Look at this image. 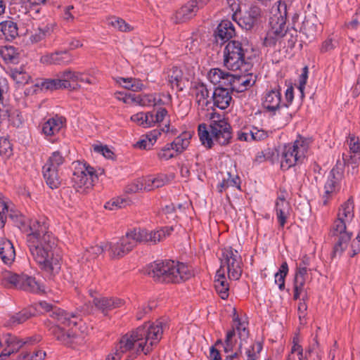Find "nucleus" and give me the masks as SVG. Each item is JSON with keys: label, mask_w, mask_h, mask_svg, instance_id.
Returning <instances> with one entry per match:
<instances>
[{"label": "nucleus", "mask_w": 360, "mask_h": 360, "mask_svg": "<svg viewBox=\"0 0 360 360\" xmlns=\"http://www.w3.org/2000/svg\"><path fill=\"white\" fill-rule=\"evenodd\" d=\"M11 76L17 83L20 84H27L31 78L29 74L18 69H15L12 72Z\"/></svg>", "instance_id": "13d9d810"}, {"label": "nucleus", "mask_w": 360, "mask_h": 360, "mask_svg": "<svg viewBox=\"0 0 360 360\" xmlns=\"http://www.w3.org/2000/svg\"><path fill=\"white\" fill-rule=\"evenodd\" d=\"M18 36V27L16 22L6 20L0 23V37L11 41Z\"/></svg>", "instance_id": "2f4dec72"}, {"label": "nucleus", "mask_w": 360, "mask_h": 360, "mask_svg": "<svg viewBox=\"0 0 360 360\" xmlns=\"http://www.w3.org/2000/svg\"><path fill=\"white\" fill-rule=\"evenodd\" d=\"M308 279L306 277H302L295 274L294 281V298L297 300L303 290L304 285Z\"/></svg>", "instance_id": "bf43d9fd"}, {"label": "nucleus", "mask_w": 360, "mask_h": 360, "mask_svg": "<svg viewBox=\"0 0 360 360\" xmlns=\"http://www.w3.org/2000/svg\"><path fill=\"white\" fill-rule=\"evenodd\" d=\"M40 86L41 89L51 91L60 89H68L71 86L70 82L64 79L63 73L61 74L60 79H46L41 82Z\"/></svg>", "instance_id": "e433bc0d"}, {"label": "nucleus", "mask_w": 360, "mask_h": 360, "mask_svg": "<svg viewBox=\"0 0 360 360\" xmlns=\"http://www.w3.org/2000/svg\"><path fill=\"white\" fill-rule=\"evenodd\" d=\"M302 356V352L301 347L299 345H294L291 348V352L287 360H301Z\"/></svg>", "instance_id": "0e129e2a"}, {"label": "nucleus", "mask_w": 360, "mask_h": 360, "mask_svg": "<svg viewBox=\"0 0 360 360\" xmlns=\"http://www.w3.org/2000/svg\"><path fill=\"white\" fill-rule=\"evenodd\" d=\"M330 233L331 236L335 238V242L332 252V256L333 257H340L344 253H347L349 257H354L356 255H353L354 248H352V244L356 238L350 243L352 233L349 231L335 233L330 231Z\"/></svg>", "instance_id": "4468645a"}, {"label": "nucleus", "mask_w": 360, "mask_h": 360, "mask_svg": "<svg viewBox=\"0 0 360 360\" xmlns=\"http://www.w3.org/2000/svg\"><path fill=\"white\" fill-rule=\"evenodd\" d=\"M117 82L122 84L124 88L133 91H139L142 90V89L143 88V84L142 83L141 80L136 78L120 77L117 80Z\"/></svg>", "instance_id": "37998d69"}, {"label": "nucleus", "mask_w": 360, "mask_h": 360, "mask_svg": "<svg viewBox=\"0 0 360 360\" xmlns=\"http://www.w3.org/2000/svg\"><path fill=\"white\" fill-rule=\"evenodd\" d=\"M94 150L96 153H101L105 158L108 159L112 158L113 153L106 146L94 145Z\"/></svg>", "instance_id": "69168bd1"}, {"label": "nucleus", "mask_w": 360, "mask_h": 360, "mask_svg": "<svg viewBox=\"0 0 360 360\" xmlns=\"http://www.w3.org/2000/svg\"><path fill=\"white\" fill-rule=\"evenodd\" d=\"M127 204V200L126 199L122 198H112L111 200L107 202L105 205V208L110 210H115L124 207Z\"/></svg>", "instance_id": "6e6d98bb"}, {"label": "nucleus", "mask_w": 360, "mask_h": 360, "mask_svg": "<svg viewBox=\"0 0 360 360\" xmlns=\"http://www.w3.org/2000/svg\"><path fill=\"white\" fill-rule=\"evenodd\" d=\"M0 257L7 265L11 264L15 257V251L13 243L8 239L0 238Z\"/></svg>", "instance_id": "c85d7f7f"}, {"label": "nucleus", "mask_w": 360, "mask_h": 360, "mask_svg": "<svg viewBox=\"0 0 360 360\" xmlns=\"http://www.w3.org/2000/svg\"><path fill=\"white\" fill-rule=\"evenodd\" d=\"M261 9L258 6H252L247 11L243 17L239 19L238 25L247 30H251L258 23L261 18Z\"/></svg>", "instance_id": "393cba45"}, {"label": "nucleus", "mask_w": 360, "mask_h": 360, "mask_svg": "<svg viewBox=\"0 0 360 360\" xmlns=\"http://www.w3.org/2000/svg\"><path fill=\"white\" fill-rule=\"evenodd\" d=\"M63 75L64 77V79L67 80L70 83V81L86 82L87 84L94 83L92 80H91L89 77H85V75L81 72H72L70 70H68L63 72Z\"/></svg>", "instance_id": "de8ad7c7"}, {"label": "nucleus", "mask_w": 360, "mask_h": 360, "mask_svg": "<svg viewBox=\"0 0 360 360\" xmlns=\"http://www.w3.org/2000/svg\"><path fill=\"white\" fill-rule=\"evenodd\" d=\"M153 113L148 112H138L131 117V120L136 122L139 126L143 127H150L153 125Z\"/></svg>", "instance_id": "a19ab883"}, {"label": "nucleus", "mask_w": 360, "mask_h": 360, "mask_svg": "<svg viewBox=\"0 0 360 360\" xmlns=\"http://www.w3.org/2000/svg\"><path fill=\"white\" fill-rule=\"evenodd\" d=\"M229 90H231L229 87L226 86L215 88L212 96L214 105L221 110H224L229 106L232 100Z\"/></svg>", "instance_id": "bb28decb"}, {"label": "nucleus", "mask_w": 360, "mask_h": 360, "mask_svg": "<svg viewBox=\"0 0 360 360\" xmlns=\"http://www.w3.org/2000/svg\"><path fill=\"white\" fill-rule=\"evenodd\" d=\"M124 191H125V193H135L136 192H139V191H143L141 179H138L134 181L133 182H131V184H129L125 187Z\"/></svg>", "instance_id": "e2e57ef3"}, {"label": "nucleus", "mask_w": 360, "mask_h": 360, "mask_svg": "<svg viewBox=\"0 0 360 360\" xmlns=\"http://www.w3.org/2000/svg\"><path fill=\"white\" fill-rule=\"evenodd\" d=\"M89 295L93 297V304L95 308L100 311L105 316L114 309L121 307L124 305V301L117 297H107L103 296H95L96 290L90 289Z\"/></svg>", "instance_id": "a211bd4d"}, {"label": "nucleus", "mask_w": 360, "mask_h": 360, "mask_svg": "<svg viewBox=\"0 0 360 360\" xmlns=\"http://www.w3.org/2000/svg\"><path fill=\"white\" fill-rule=\"evenodd\" d=\"M231 74L219 68H212L210 70L207 77L217 87H228L230 75Z\"/></svg>", "instance_id": "7c9ffc66"}, {"label": "nucleus", "mask_w": 360, "mask_h": 360, "mask_svg": "<svg viewBox=\"0 0 360 360\" xmlns=\"http://www.w3.org/2000/svg\"><path fill=\"white\" fill-rule=\"evenodd\" d=\"M255 82L253 76L251 74L246 75H230L228 87L236 92H243L249 87L252 86Z\"/></svg>", "instance_id": "aec40b11"}, {"label": "nucleus", "mask_w": 360, "mask_h": 360, "mask_svg": "<svg viewBox=\"0 0 360 360\" xmlns=\"http://www.w3.org/2000/svg\"><path fill=\"white\" fill-rule=\"evenodd\" d=\"M148 276L156 281L167 283H179L193 276L192 271L183 263L173 260L155 262L146 269Z\"/></svg>", "instance_id": "39448f33"}, {"label": "nucleus", "mask_w": 360, "mask_h": 360, "mask_svg": "<svg viewBox=\"0 0 360 360\" xmlns=\"http://www.w3.org/2000/svg\"><path fill=\"white\" fill-rule=\"evenodd\" d=\"M33 313L30 309H25L22 311L9 316L8 319L6 321L5 326L8 327H13L18 324L22 323L29 319Z\"/></svg>", "instance_id": "58836bf2"}, {"label": "nucleus", "mask_w": 360, "mask_h": 360, "mask_svg": "<svg viewBox=\"0 0 360 360\" xmlns=\"http://www.w3.org/2000/svg\"><path fill=\"white\" fill-rule=\"evenodd\" d=\"M173 231L172 227H165L157 231L146 230L147 241L146 243L155 245L162 240L166 236H169Z\"/></svg>", "instance_id": "4c0bfd02"}, {"label": "nucleus", "mask_w": 360, "mask_h": 360, "mask_svg": "<svg viewBox=\"0 0 360 360\" xmlns=\"http://www.w3.org/2000/svg\"><path fill=\"white\" fill-rule=\"evenodd\" d=\"M342 160L344 165L352 167V173L354 174L356 172V168L360 161V154L351 153V154H342Z\"/></svg>", "instance_id": "3c124183"}, {"label": "nucleus", "mask_w": 360, "mask_h": 360, "mask_svg": "<svg viewBox=\"0 0 360 360\" xmlns=\"http://www.w3.org/2000/svg\"><path fill=\"white\" fill-rule=\"evenodd\" d=\"M288 273V266L286 262L281 265L279 270L274 275L275 283L278 285L280 290L285 289V278Z\"/></svg>", "instance_id": "8fccbe9b"}, {"label": "nucleus", "mask_w": 360, "mask_h": 360, "mask_svg": "<svg viewBox=\"0 0 360 360\" xmlns=\"http://www.w3.org/2000/svg\"><path fill=\"white\" fill-rule=\"evenodd\" d=\"M269 136V132L256 127L250 128V138L252 141H259L266 139Z\"/></svg>", "instance_id": "5fc2aeb1"}, {"label": "nucleus", "mask_w": 360, "mask_h": 360, "mask_svg": "<svg viewBox=\"0 0 360 360\" xmlns=\"http://www.w3.org/2000/svg\"><path fill=\"white\" fill-rule=\"evenodd\" d=\"M281 39L282 38L281 37H278L277 34H274L273 32L268 30L266 35L264 39L263 44L265 46L271 47L275 46Z\"/></svg>", "instance_id": "680f3d73"}, {"label": "nucleus", "mask_w": 360, "mask_h": 360, "mask_svg": "<svg viewBox=\"0 0 360 360\" xmlns=\"http://www.w3.org/2000/svg\"><path fill=\"white\" fill-rule=\"evenodd\" d=\"M104 250H105V246L103 245L91 246L86 250L84 257L86 260H92L101 255Z\"/></svg>", "instance_id": "864d4df0"}, {"label": "nucleus", "mask_w": 360, "mask_h": 360, "mask_svg": "<svg viewBox=\"0 0 360 360\" xmlns=\"http://www.w3.org/2000/svg\"><path fill=\"white\" fill-rule=\"evenodd\" d=\"M290 8L288 7L285 1H278V14H274L270 18V28L269 30L277 34L281 38L286 35L287 27L286 19L288 15V11Z\"/></svg>", "instance_id": "2eb2a0df"}, {"label": "nucleus", "mask_w": 360, "mask_h": 360, "mask_svg": "<svg viewBox=\"0 0 360 360\" xmlns=\"http://www.w3.org/2000/svg\"><path fill=\"white\" fill-rule=\"evenodd\" d=\"M30 231L26 240L30 254L40 269L53 278L61 268L62 255L57 239L44 222L32 221Z\"/></svg>", "instance_id": "f257e3e1"}, {"label": "nucleus", "mask_w": 360, "mask_h": 360, "mask_svg": "<svg viewBox=\"0 0 360 360\" xmlns=\"http://www.w3.org/2000/svg\"><path fill=\"white\" fill-rule=\"evenodd\" d=\"M311 143V139H300L293 143L284 145L280 155L281 169L287 170L296 164L302 162L307 155Z\"/></svg>", "instance_id": "0eeeda50"}, {"label": "nucleus", "mask_w": 360, "mask_h": 360, "mask_svg": "<svg viewBox=\"0 0 360 360\" xmlns=\"http://www.w3.org/2000/svg\"><path fill=\"white\" fill-rule=\"evenodd\" d=\"M354 219V205L352 199L343 202L338 208L337 217L334 220L330 231L335 233L349 231L348 229Z\"/></svg>", "instance_id": "f8f14e48"}, {"label": "nucleus", "mask_w": 360, "mask_h": 360, "mask_svg": "<svg viewBox=\"0 0 360 360\" xmlns=\"http://www.w3.org/2000/svg\"><path fill=\"white\" fill-rule=\"evenodd\" d=\"M205 117L210 120L209 131L205 124L198 126V136L202 144L211 148L213 143L226 146L232 138L231 127L224 116L214 112L206 113Z\"/></svg>", "instance_id": "20e7f679"}, {"label": "nucleus", "mask_w": 360, "mask_h": 360, "mask_svg": "<svg viewBox=\"0 0 360 360\" xmlns=\"http://www.w3.org/2000/svg\"><path fill=\"white\" fill-rule=\"evenodd\" d=\"M236 34L233 24L229 20H222L217 29V37L224 41H229Z\"/></svg>", "instance_id": "f704fd0d"}, {"label": "nucleus", "mask_w": 360, "mask_h": 360, "mask_svg": "<svg viewBox=\"0 0 360 360\" xmlns=\"http://www.w3.org/2000/svg\"><path fill=\"white\" fill-rule=\"evenodd\" d=\"M229 187H236L240 189L239 178L237 176H233L230 172L227 173V178H224L217 186L219 191L221 193Z\"/></svg>", "instance_id": "49530a36"}, {"label": "nucleus", "mask_w": 360, "mask_h": 360, "mask_svg": "<svg viewBox=\"0 0 360 360\" xmlns=\"http://www.w3.org/2000/svg\"><path fill=\"white\" fill-rule=\"evenodd\" d=\"M74 57L67 51H55L46 53L40 58V62L45 65H67L71 63Z\"/></svg>", "instance_id": "5701e85b"}, {"label": "nucleus", "mask_w": 360, "mask_h": 360, "mask_svg": "<svg viewBox=\"0 0 360 360\" xmlns=\"http://www.w3.org/2000/svg\"><path fill=\"white\" fill-rule=\"evenodd\" d=\"M290 206L289 202H285L284 198H281V193L278 194L276 201V212L278 221L281 227L286 223L290 216Z\"/></svg>", "instance_id": "c756f323"}, {"label": "nucleus", "mask_w": 360, "mask_h": 360, "mask_svg": "<svg viewBox=\"0 0 360 360\" xmlns=\"http://www.w3.org/2000/svg\"><path fill=\"white\" fill-rule=\"evenodd\" d=\"M50 316L57 325L51 326L49 330L58 341L68 346L82 342L86 327L82 326L79 316L60 309L53 310Z\"/></svg>", "instance_id": "7ed1b4c3"}, {"label": "nucleus", "mask_w": 360, "mask_h": 360, "mask_svg": "<svg viewBox=\"0 0 360 360\" xmlns=\"http://www.w3.org/2000/svg\"><path fill=\"white\" fill-rule=\"evenodd\" d=\"M41 340L40 336L27 338L25 340H18L15 336L9 333L0 337V347L6 348L0 354V360H4L12 354L17 352L24 345H34Z\"/></svg>", "instance_id": "ddd939ff"}, {"label": "nucleus", "mask_w": 360, "mask_h": 360, "mask_svg": "<svg viewBox=\"0 0 360 360\" xmlns=\"http://www.w3.org/2000/svg\"><path fill=\"white\" fill-rule=\"evenodd\" d=\"M1 285L8 289L23 290L30 293L42 294L45 292L44 285L28 274H17L8 270H3L0 274Z\"/></svg>", "instance_id": "423d86ee"}, {"label": "nucleus", "mask_w": 360, "mask_h": 360, "mask_svg": "<svg viewBox=\"0 0 360 360\" xmlns=\"http://www.w3.org/2000/svg\"><path fill=\"white\" fill-rule=\"evenodd\" d=\"M198 10L195 1L192 0L188 1L176 12L175 22L181 23L191 19L196 15Z\"/></svg>", "instance_id": "cd10ccee"}, {"label": "nucleus", "mask_w": 360, "mask_h": 360, "mask_svg": "<svg viewBox=\"0 0 360 360\" xmlns=\"http://www.w3.org/2000/svg\"><path fill=\"white\" fill-rule=\"evenodd\" d=\"M263 157L265 160L274 162L278 158V153L274 148H268L263 152Z\"/></svg>", "instance_id": "338daca9"}, {"label": "nucleus", "mask_w": 360, "mask_h": 360, "mask_svg": "<svg viewBox=\"0 0 360 360\" xmlns=\"http://www.w3.org/2000/svg\"><path fill=\"white\" fill-rule=\"evenodd\" d=\"M166 327L162 319L138 327L123 335L116 345L115 352L108 354L105 360H120L124 353H128L127 360H132L141 353L148 355L161 340Z\"/></svg>", "instance_id": "f03ea898"}, {"label": "nucleus", "mask_w": 360, "mask_h": 360, "mask_svg": "<svg viewBox=\"0 0 360 360\" xmlns=\"http://www.w3.org/2000/svg\"><path fill=\"white\" fill-rule=\"evenodd\" d=\"M169 180V179L168 176L163 174H158L157 176H153L154 187L155 188H160L165 185Z\"/></svg>", "instance_id": "774afa93"}, {"label": "nucleus", "mask_w": 360, "mask_h": 360, "mask_svg": "<svg viewBox=\"0 0 360 360\" xmlns=\"http://www.w3.org/2000/svg\"><path fill=\"white\" fill-rule=\"evenodd\" d=\"M108 24L120 32H130L133 27L122 18L111 16L107 19Z\"/></svg>", "instance_id": "c03bdc74"}, {"label": "nucleus", "mask_w": 360, "mask_h": 360, "mask_svg": "<svg viewBox=\"0 0 360 360\" xmlns=\"http://www.w3.org/2000/svg\"><path fill=\"white\" fill-rule=\"evenodd\" d=\"M221 265L219 270H222L225 274L226 271L228 276L232 280H238L242 274V258L239 252L231 247L222 250L220 257Z\"/></svg>", "instance_id": "9d476101"}, {"label": "nucleus", "mask_w": 360, "mask_h": 360, "mask_svg": "<svg viewBox=\"0 0 360 360\" xmlns=\"http://www.w3.org/2000/svg\"><path fill=\"white\" fill-rule=\"evenodd\" d=\"M182 71L177 67H173L167 71V80L169 85L172 88H176L179 90L182 89L181 82L182 80Z\"/></svg>", "instance_id": "ea45409f"}, {"label": "nucleus", "mask_w": 360, "mask_h": 360, "mask_svg": "<svg viewBox=\"0 0 360 360\" xmlns=\"http://www.w3.org/2000/svg\"><path fill=\"white\" fill-rule=\"evenodd\" d=\"M8 217L13 221H20L22 224H24L22 221V217L19 216L17 212L9 210L4 200L0 198V229L4 226Z\"/></svg>", "instance_id": "473e14b6"}, {"label": "nucleus", "mask_w": 360, "mask_h": 360, "mask_svg": "<svg viewBox=\"0 0 360 360\" xmlns=\"http://www.w3.org/2000/svg\"><path fill=\"white\" fill-rule=\"evenodd\" d=\"M52 32L51 27L46 25L39 27L31 34L30 39L33 43H37L51 35Z\"/></svg>", "instance_id": "09e8293b"}, {"label": "nucleus", "mask_w": 360, "mask_h": 360, "mask_svg": "<svg viewBox=\"0 0 360 360\" xmlns=\"http://www.w3.org/2000/svg\"><path fill=\"white\" fill-rule=\"evenodd\" d=\"M193 94L198 103V113L201 116H205L207 113L206 110H208V108L211 105L208 99L210 93L206 85L202 83L198 84L193 89Z\"/></svg>", "instance_id": "412c9836"}, {"label": "nucleus", "mask_w": 360, "mask_h": 360, "mask_svg": "<svg viewBox=\"0 0 360 360\" xmlns=\"http://www.w3.org/2000/svg\"><path fill=\"white\" fill-rule=\"evenodd\" d=\"M343 176L342 168L336 166L329 173L328 180L324 186V193L323 194L322 205L326 206L328 202L333 199V195L340 188V181Z\"/></svg>", "instance_id": "f3484780"}, {"label": "nucleus", "mask_w": 360, "mask_h": 360, "mask_svg": "<svg viewBox=\"0 0 360 360\" xmlns=\"http://www.w3.org/2000/svg\"><path fill=\"white\" fill-rule=\"evenodd\" d=\"M191 136L188 133H184L174 139L170 143L176 154L182 153L190 143Z\"/></svg>", "instance_id": "79ce46f5"}, {"label": "nucleus", "mask_w": 360, "mask_h": 360, "mask_svg": "<svg viewBox=\"0 0 360 360\" xmlns=\"http://www.w3.org/2000/svg\"><path fill=\"white\" fill-rule=\"evenodd\" d=\"M125 235L130 241L127 243L128 247L134 248L138 243H146V229H133L128 231Z\"/></svg>", "instance_id": "c9c22d12"}, {"label": "nucleus", "mask_w": 360, "mask_h": 360, "mask_svg": "<svg viewBox=\"0 0 360 360\" xmlns=\"http://www.w3.org/2000/svg\"><path fill=\"white\" fill-rule=\"evenodd\" d=\"M177 154L170 143L166 144L158 153V158L161 161H166L175 157Z\"/></svg>", "instance_id": "603ef678"}, {"label": "nucleus", "mask_w": 360, "mask_h": 360, "mask_svg": "<svg viewBox=\"0 0 360 360\" xmlns=\"http://www.w3.org/2000/svg\"><path fill=\"white\" fill-rule=\"evenodd\" d=\"M46 356V352L42 350H37L33 354L30 355L26 352L20 355H18L17 360L20 359H28V360H42Z\"/></svg>", "instance_id": "052dcab7"}, {"label": "nucleus", "mask_w": 360, "mask_h": 360, "mask_svg": "<svg viewBox=\"0 0 360 360\" xmlns=\"http://www.w3.org/2000/svg\"><path fill=\"white\" fill-rule=\"evenodd\" d=\"M133 100L142 106H155L166 105L170 102L171 96L165 94L139 95Z\"/></svg>", "instance_id": "4be33fe9"}, {"label": "nucleus", "mask_w": 360, "mask_h": 360, "mask_svg": "<svg viewBox=\"0 0 360 360\" xmlns=\"http://www.w3.org/2000/svg\"><path fill=\"white\" fill-rule=\"evenodd\" d=\"M248 41L230 40L224 50V64L231 70H244L247 71L249 63L246 62Z\"/></svg>", "instance_id": "6e6552de"}, {"label": "nucleus", "mask_w": 360, "mask_h": 360, "mask_svg": "<svg viewBox=\"0 0 360 360\" xmlns=\"http://www.w3.org/2000/svg\"><path fill=\"white\" fill-rule=\"evenodd\" d=\"M65 119L62 116L56 115L49 118L42 124L41 132L46 137L58 134L65 125Z\"/></svg>", "instance_id": "a878e982"}, {"label": "nucleus", "mask_w": 360, "mask_h": 360, "mask_svg": "<svg viewBox=\"0 0 360 360\" xmlns=\"http://www.w3.org/2000/svg\"><path fill=\"white\" fill-rule=\"evenodd\" d=\"M263 105L268 110L274 112L282 105L281 93L279 86L266 91L263 98Z\"/></svg>", "instance_id": "b1692460"}, {"label": "nucleus", "mask_w": 360, "mask_h": 360, "mask_svg": "<svg viewBox=\"0 0 360 360\" xmlns=\"http://www.w3.org/2000/svg\"><path fill=\"white\" fill-rule=\"evenodd\" d=\"M349 153L360 154V139L354 134H349L347 140Z\"/></svg>", "instance_id": "4d7b16f0"}, {"label": "nucleus", "mask_w": 360, "mask_h": 360, "mask_svg": "<svg viewBox=\"0 0 360 360\" xmlns=\"http://www.w3.org/2000/svg\"><path fill=\"white\" fill-rule=\"evenodd\" d=\"M64 162L65 158L62 154L59 151H55L43 166V176L49 188H57L60 185L61 179L58 174V168Z\"/></svg>", "instance_id": "9b49d317"}, {"label": "nucleus", "mask_w": 360, "mask_h": 360, "mask_svg": "<svg viewBox=\"0 0 360 360\" xmlns=\"http://www.w3.org/2000/svg\"><path fill=\"white\" fill-rule=\"evenodd\" d=\"M73 165L74 171L71 179L73 187L77 192H88L92 188L95 181L98 179L95 169L81 162H74Z\"/></svg>", "instance_id": "1a4fd4ad"}, {"label": "nucleus", "mask_w": 360, "mask_h": 360, "mask_svg": "<svg viewBox=\"0 0 360 360\" xmlns=\"http://www.w3.org/2000/svg\"><path fill=\"white\" fill-rule=\"evenodd\" d=\"M0 55L6 63H17L18 59V53L15 47L12 46H5L1 48Z\"/></svg>", "instance_id": "a18cd8bd"}, {"label": "nucleus", "mask_w": 360, "mask_h": 360, "mask_svg": "<svg viewBox=\"0 0 360 360\" xmlns=\"http://www.w3.org/2000/svg\"><path fill=\"white\" fill-rule=\"evenodd\" d=\"M234 321L236 322V326L231 330L227 332L226 334L224 345V352L226 353L231 352L236 346L237 343L236 335L240 340L238 345V350L240 352L242 348L243 341L247 340L249 336V331L246 327L245 323H242L237 319H235Z\"/></svg>", "instance_id": "dca6fc26"}, {"label": "nucleus", "mask_w": 360, "mask_h": 360, "mask_svg": "<svg viewBox=\"0 0 360 360\" xmlns=\"http://www.w3.org/2000/svg\"><path fill=\"white\" fill-rule=\"evenodd\" d=\"M214 288L221 299L226 300L229 297V286L222 270L217 271L214 279Z\"/></svg>", "instance_id": "72a5a7b5"}, {"label": "nucleus", "mask_w": 360, "mask_h": 360, "mask_svg": "<svg viewBox=\"0 0 360 360\" xmlns=\"http://www.w3.org/2000/svg\"><path fill=\"white\" fill-rule=\"evenodd\" d=\"M127 237L125 235L115 242H109L105 245V249L109 252L110 257L112 259L120 258L132 250L134 248L127 245V243L130 242Z\"/></svg>", "instance_id": "6ab92c4d"}]
</instances>
